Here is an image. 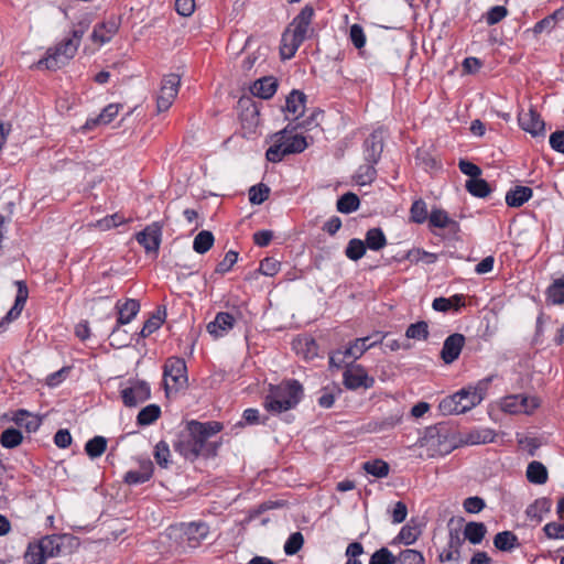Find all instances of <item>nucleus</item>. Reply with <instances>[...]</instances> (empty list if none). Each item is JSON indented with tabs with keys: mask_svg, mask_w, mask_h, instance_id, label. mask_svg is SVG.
Masks as SVG:
<instances>
[{
	"mask_svg": "<svg viewBox=\"0 0 564 564\" xmlns=\"http://www.w3.org/2000/svg\"><path fill=\"white\" fill-rule=\"evenodd\" d=\"M116 308L118 311V325L113 332H116L120 325L129 324L137 316L140 311V304L137 300L129 299L123 303L120 301L117 302Z\"/></svg>",
	"mask_w": 564,
	"mask_h": 564,
	"instance_id": "obj_21",
	"label": "nucleus"
},
{
	"mask_svg": "<svg viewBox=\"0 0 564 564\" xmlns=\"http://www.w3.org/2000/svg\"><path fill=\"white\" fill-rule=\"evenodd\" d=\"M164 386L166 394L177 392L186 387L187 383V368L182 358H169L164 366Z\"/></svg>",
	"mask_w": 564,
	"mask_h": 564,
	"instance_id": "obj_6",
	"label": "nucleus"
},
{
	"mask_svg": "<svg viewBox=\"0 0 564 564\" xmlns=\"http://www.w3.org/2000/svg\"><path fill=\"white\" fill-rule=\"evenodd\" d=\"M459 545H460L459 539L457 538L456 540H454L452 538L448 549H444L440 553V555H438L440 561L441 562L457 561L459 558V550H458Z\"/></svg>",
	"mask_w": 564,
	"mask_h": 564,
	"instance_id": "obj_58",
	"label": "nucleus"
},
{
	"mask_svg": "<svg viewBox=\"0 0 564 564\" xmlns=\"http://www.w3.org/2000/svg\"><path fill=\"white\" fill-rule=\"evenodd\" d=\"M344 383L346 388L356 390L359 388L369 389L375 380L369 377L366 369L360 365H350L344 372Z\"/></svg>",
	"mask_w": 564,
	"mask_h": 564,
	"instance_id": "obj_11",
	"label": "nucleus"
},
{
	"mask_svg": "<svg viewBox=\"0 0 564 564\" xmlns=\"http://www.w3.org/2000/svg\"><path fill=\"white\" fill-rule=\"evenodd\" d=\"M495 432L491 429H479L467 433L462 443L467 445L487 444L495 441Z\"/></svg>",
	"mask_w": 564,
	"mask_h": 564,
	"instance_id": "obj_31",
	"label": "nucleus"
},
{
	"mask_svg": "<svg viewBox=\"0 0 564 564\" xmlns=\"http://www.w3.org/2000/svg\"><path fill=\"white\" fill-rule=\"evenodd\" d=\"M274 138H278L283 143L289 154L301 153L307 148L306 139L299 134L288 135V128L275 133Z\"/></svg>",
	"mask_w": 564,
	"mask_h": 564,
	"instance_id": "obj_22",
	"label": "nucleus"
},
{
	"mask_svg": "<svg viewBox=\"0 0 564 564\" xmlns=\"http://www.w3.org/2000/svg\"><path fill=\"white\" fill-rule=\"evenodd\" d=\"M214 240L212 231L203 230L194 238L193 249L195 252L204 254L213 247Z\"/></svg>",
	"mask_w": 564,
	"mask_h": 564,
	"instance_id": "obj_42",
	"label": "nucleus"
},
{
	"mask_svg": "<svg viewBox=\"0 0 564 564\" xmlns=\"http://www.w3.org/2000/svg\"><path fill=\"white\" fill-rule=\"evenodd\" d=\"M408 339L425 340L429 337V325L426 322L421 321L411 324L405 330Z\"/></svg>",
	"mask_w": 564,
	"mask_h": 564,
	"instance_id": "obj_53",
	"label": "nucleus"
},
{
	"mask_svg": "<svg viewBox=\"0 0 564 564\" xmlns=\"http://www.w3.org/2000/svg\"><path fill=\"white\" fill-rule=\"evenodd\" d=\"M465 187L473 196L479 198L487 197L491 192L489 184L480 177L467 180Z\"/></svg>",
	"mask_w": 564,
	"mask_h": 564,
	"instance_id": "obj_39",
	"label": "nucleus"
},
{
	"mask_svg": "<svg viewBox=\"0 0 564 564\" xmlns=\"http://www.w3.org/2000/svg\"><path fill=\"white\" fill-rule=\"evenodd\" d=\"M543 531L549 539H564V523H546L543 528Z\"/></svg>",
	"mask_w": 564,
	"mask_h": 564,
	"instance_id": "obj_64",
	"label": "nucleus"
},
{
	"mask_svg": "<svg viewBox=\"0 0 564 564\" xmlns=\"http://www.w3.org/2000/svg\"><path fill=\"white\" fill-rule=\"evenodd\" d=\"M376 175L375 163L366 162L357 170L355 181L360 186L369 185L376 178Z\"/></svg>",
	"mask_w": 564,
	"mask_h": 564,
	"instance_id": "obj_41",
	"label": "nucleus"
},
{
	"mask_svg": "<svg viewBox=\"0 0 564 564\" xmlns=\"http://www.w3.org/2000/svg\"><path fill=\"white\" fill-rule=\"evenodd\" d=\"M429 217L426 203L423 199L414 200L410 208V219L415 224H423Z\"/></svg>",
	"mask_w": 564,
	"mask_h": 564,
	"instance_id": "obj_49",
	"label": "nucleus"
},
{
	"mask_svg": "<svg viewBox=\"0 0 564 564\" xmlns=\"http://www.w3.org/2000/svg\"><path fill=\"white\" fill-rule=\"evenodd\" d=\"M313 15V8L304 7L283 32L280 46L282 58L290 59L293 57L302 43L308 37V33L312 31Z\"/></svg>",
	"mask_w": 564,
	"mask_h": 564,
	"instance_id": "obj_2",
	"label": "nucleus"
},
{
	"mask_svg": "<svg viewBox=\"0 0 564 564\" xmlns=\"http://www.w3.org/2000/svg\"><path fill=\"white\" fill-rule=\"evenodd\" d=\"M180 85L181 78L178 75L169 74L164 76L156 97L158 112H163L170 109L178 94Z\"/></svg>",
	"mask_w": 564,
	"mask_h": 564,
	"instance_id": "obj_9",
	"label": "nucleus"
},
{
	"mask_svg": "<svg viewBox=\"0 0 564 564\" xmlns=\"http://www.w3.org/2000/svg\"><path fill=\"white\" fill-rule=\"evenodd\" d=\"M386 337V334L377 333L372 336L357 338L344 350H337L334 352L329 358V362L330 365L339 367L343 362L346 361V359L356 360L360 358L369 348L382 343Z\"/></svg>",
	"mask_w": 564,
	"mask_h": 564,
	"instance_id": "obj_4",
	"label": "nucleus"
},
{
	"mask_svg": "<svg viewBox=\"0 0 564 564\" xmlns=\"http://www.w3.org/2000/svg\"><path fill=\"white\" fill-rule=\"evenodd\" d=\"M22 442V434L19 430L7 429L2 432L0 443L6 448H14Z\"/></svg>",
	"mask_w": 564,
	"mask_h": 564,
	"instance_id": "obj_55",
	"label": "nucleus"
},
{
	"mask_svg": "<svg viewBox=\"0 0 564 564\" xmlns=\"http://www.w3.org/2000/svg\"><path fill=\"white\" fill-rule=\"evenodd\" d=\"M46 556L39 541L31 542L24 553L25 564H44Z\"/></svg>",
	"mask_w": 564,
	"mask_h": 564,
	"instance_id": "obj_40",
	"label": "nucleus"
},
{
	"mask_svg": "<svg viewBox=\"0 0 564 564\" xmlns=\"http://www.w3.org/2000/svg\"><path fill=\"white\" fill-rule=\"evenodd\" d=\"M69 538L67 535H46L39 540L41 547L46 556V558L55 557L62 554V549L65 545V542L68 541Z\"/></svg>",
	"mask_w": 564,
	"mask_h": 564,
	"instance_id": "obj_24",
	"label": "nucleus"
},
{
	"mask_svg": "<svg viewBox=\"0 0 564 564\" xmlns=\"http://www.w3.org/2000/svg\"><path fill=\"white\" fill-rule=\"evenodd\" d=\"M366 249L365 241L354 238L349 240L345 253L350 260L357 261L365 256Z\"/></svg>",
	"mask_w": 564,
	"mask_h": 564,
	"instance_id": "obj_54",
	"label": "nucleus"
},
{
	"mask_svg": "<svg viewBox=\"0 0 564 564\" xmlns=\"http://www.w3.org/2000/svg\"><path fill=\"white\" fill-rule=\"evenodd\" d=\"M162 227L159 223L147 226L137 235V241L145 249L147 252L158 253L161 245Z\"/></svg>",
	"mask_w": 564,
	"mask_h": 564,
	"instance_id": "obj_15",
	"label": "nucleus"
},
{
	"mask_svg": "<svg viewBox=\"0 0 564 564\" xmlns=\"http://www.w3.org/2000/svg\"><path fill=\"white\" fill-rule=\"evenodd\" d=\"M119 30V22L116 18L98 23L94 26L90 40L99 45H104L112 40Z\"/></svg>",
	"mask_w": 564,
	"mask_h": 564,
	"instance_id": "obj_19",
	"label": "nucleus"
},
{
	"mask_svg": "<svg viewBox=\"0 0 564 564\" xmlns=\"http://www.w3.org/2000/svg\"><path fill=\"white\" fill-rule=\"evenodd\" d=\"M270 188L265 184L253 185L249 189V200L253 205H260L268 199Z\"/></svg>",
	"mask_w": 564,
	"mask_h": 564,
	"instance_id": "obj_56",
	"label": "nucleus"
},
{
	"mask_svg": "<svg viewBox=\"0 0 564 564\" xmlns=\"http://www.w3.org/2000/svg\"><path fill=\"white\" fill-rule=\"evenodd\" d=\"M364 469L366 470V473L377 478L387 477L390 470L388 463L381 459L366 462L364 464Z\"/></svg>",
	"mask_w": 564,
	"mask_h": 564,
	"instance_id": "obj_51",
	"label": "nucleus"
},
{
	"mask_svg": "<svg viewBox=\"0 0 564 564\" xmlns=\"http://www.w3.org/2000/svg\"><path fill=\"white\" fill-rule=\"evenodd\" d=\"M430 226L435 228H447L454 225L455 221L451 219L447 212L441 208H433L429 217Z\"/></svg>",
	"mask_w": 564,
	"mask_h": 564,
	"instance_id": "obj_44",
	"label": "nucleus"
},
{
	"mask_svg": "<svg viewBox=\"0 0 564 564\" xmlns=\"http://www.w3.org/2000/svg\"><path fill=\"white\" fill-rule=\"evenodd\" d=\"M489 382L490 379H486L484 381H479L476 386H470L459 390L464 402V406H462V409H464L465 412L480 404L486 395Z\"/></svg>",
	"mask_w": 564,
	"mask_h": 564,
	"instance_id": "obj_16",
	"label": "nucleus"
},
{
	"mask_svg": "<svg viewBox=\"0 0 564 564\" xmlns=\"http://www.w3.org/2000/svg\"><path fill=\"white\" fill-rule=\"evenodd\" d=\"M121 106L119 104H109L95 118H89L83 126L84 130H91L97 126H106L110 123L119 113Z\"/></svg>",
	"mask_w": 564,
	"mask_h": 564,
	"instance_id": "obj_23",
	"label": "nucleus"
},
{
	"mask_svg": "<svg viewBox=\"0 0 564 564\" xmlns=\"http://www.w3.org/2000/svg\"><path fill=\"white\" fill-rule=\"evenodd\" d=\"M462 305H464L462 295H454L449 299L436 297L432 304L433 308L438 312H446L454 306L458 308Z\"/></svg>",
	"mask_w": 564,
	"mask_h": 564,
	"instance_id": "obj_52",
	"label": "nucleus"
},
{
	"mask_svg": "<svg viewBox=\"0 0 564 564\" xmlns=\"http://www.w3.org/2000/svg\"><path fill=\"white\" fill-rule=\"evenodd\" d=\"M518 121L520 127L533 137L545 134L544 121L533 108L521 110L518 115Z\"/></svg>",
	"mask_w": 564,
	"mask_h": 564,
	"instance_id": "obj_14",
	"label": "nucleus"
},
{
	"mask_svg": "<svg viewBox=\"0 0 564 564\" xmlns=\"http://www.w3.org/2000/svg\"><path fill=\"white\" fill-rule=\"evenodd\" d=\"M547 299L553 304H563L564 303V279L555 281L547 289Z\"/></svg>",
	"mask_w": 564,
	"mask_h": 564,
	"instance_id": "obj_57",
	"label": "nucleus"
},
{
	"mask_svg": "<svg viewBox=\"0 0 564 564\" xmlns=\"http://www.w3.org/2000/svg\"><path fill=\"white\" fill-rule=\"evenodd\" d=\"M465 346V336L459 333H455L449 335L444 344L443 348L441 350V358L446 364H453L456 359H458L462 349Z\"/></svg>",
	"mask_w": 564,
	"mask_h": 564,
	"instance_id": "obj_18",
	"label": "nucleus"
},
{
	"mask_svg": "<svg viewBox=\"0 0 564 564\" xmlns=\"http://www.w3.org/2000/svg\"><path fill=\"white\" fill-rule=\"evenodd\" d=\"M532 189L528 186H516L506 194V203L510 207H520L532 197Z\"/></svg>",
	"mask_w": 564,
	"mask_h": 564,
	"instance_id": "obj_29",
	"label": "nucleus"
},
{
	"mask_svg": "<svg viewBox=\"0 0 564 564\" xmlns=\"http://www.w3.org/2000/svg\"><path fill=\"white\" fill-rule=\"evenodd\" d=\"M527 478L532 484L543 485L547 480V470L542 463L533 460L527 468Z\"/></svg>",
	"mask_w": 564,
	"mask_h": 564,
	"instance_id": "obj_35",
	"label": "nucleus"
},
{
	"mask_svg": "<svg viewBox=\"0 0 564 564\" xmlns=\"http://www.w3.org/2000/svg\"><path fill=\"white\" fill-rule=\"evenodd\" d=\"M462 406H464V402L459 391L453 395L444 398L438 404V409L444 415L465 413V410L462 409Z\"/></svg>",
	"mask_w": 564,
	"mask_h": 564,
	"instance_id": "obj_30",
	"label": "nucleus"
},
{
	"mask_svg": "<svg viewBox=\"0 0 564 564\" xmlns=\"http://www.w3.org/2000/svg\"><path fill=\"white\" fill-rule=\"evenodd\" d=\"M18 286V292L14 301V305L11 307V310L7 313V315L1 319L0 322V333H2L6 329V326L10 324L12 321L18 318L26 303L29 291L26 288V284L23 281H17L15 282Z\"/></svg>",
	"mask_w": 564,
	"mask_h": 564,
	"instance_id": "obj_17",
	"label": "nucleus"
},
{
	"mask_svg": "<svg viewBox=\"0 0 564 564\" xmlns=\"http://www.w3.org/2000/svg\"><path fill=\"white\" fill-rule=\"evenodd\" d=\"M12 420L18 426L25 429L29 433L35 432L41 425L39 416L25 410H19Z\"/></svg>",
	"mask_w": 564,
	"mask_h": 564,
	"instance_id": "obj_32",
	"label": "nucleus"
},
{
	"mask_svg": "<svg viewBox=\"0 0 564 564\" xmlns=\"http://www.w3.org/2000/svg\"><path fill=\"white\" fill-rule=\"evenodd\" d=\"M517 543V536L510 531L499 532L494 539L495 546L500 551H510Z\"/></svg>",
	"mask_w": 564,
	"mask_h": 564,
	"instance_id": "obj_47",
	"label": "nucleus"
},
{
	"mask_svg": "<svg viewBox=\"0 0 564 564\" xmlns=\"http://www.w3.org/2000/svg\"><path fill=\"white\" fill-rule=\"evenodd\" d=\"M161 409L159 405L149 404L139 412L137 422L139 425H150L159 419Z\"/></svg>",
	"mask_w": 564,
	"mask_h": 564,
	"instance_id": "obj_46",
	"label": "nucleus"
},
{
	"mask_svg": "<svg viewBox=\"0 0 564 564\" xmlns=\"http://www.w3.org/2000/svg\"><path fill=\"white\" fill-rule=\"evenodd\" d=\"M364 158L366 162L377 163L381 156L383 144L381 137L373 132L364 143Z\"/></svg>",
	"mask_w": 564,
	"mask_h": 564,
	"instance_id": "obj_25",
	"label": "nucleus"
},
{
	"mask_svg": "<svg viewBox=\"0 0 564 564\" xmlns=\"http://www.w3.org/2000/svg\"><path fill=\"white\" fill-rule=\"evenodd\" d=\"M422 445L426 447L430 457H435L449 454L457 447V442L447 430L433 427L427 431Z\"/></svg>",
	"mask_w": 564,
	"mask_h": 564,
	"instance_id": "obj_5",
	"label": "nucleus"
},
{
	"mask_svg": "<svg viewBox=\"0 0 564 564\" xmlns=\"http://www.w3.org/2000/svg\"><path fill=\"white\" fill-rule=\"evenodd\" d=\"M235 325V317L227 313V312H220L216 315L215 319L208 323L207 325V332L214 337V338H220L228 334L230 329H232Z\"/></svg>",
	"mask_w": 564,
	"mask_h": 564,
	"instance_id": "obj_20",
	"label": "nucleus"
},
{
	"mask_svg": "<svg viewBox=\"0 0 564 564\" xmlns=\"http://www.w3.org/2000/svg\"><path fill=\"white\" fill-rule=\"evenodd\" d=\"M552 502L547 498L536 499L531 506L527 509V514L530 519L540 522L543 519V516L551 510Z\"/></svg>",
	"mask_w": 564,
	"mask_h": 564,
	"instance_id": "obj_36",
	"label": "nucleus"
},
{
	"mask_svg": "<svg viewBox=\"0 0 564 564\" xmlns=\"http://www.w3.org/2000/svg\"><path fill=\"white\" fill-rule=\"evenodd\" d=\"M303 543H304V538H303L302 533H300V532L292 533L284 544V552L288 555H294L301 550V547L303 546Z\"/></svg>",
	"mask_w": 564,
	"mask_h": 564,
	"instance_id": "obj_60",
	"label": "nucleus"
},
{
	"mask_svg": "<svg viewBox=\"0 0 564 564\" xmlns=\"http://www.w3.org/2000/svg\"><path fill=\"white\" fill-rule=\"evenodd\" d=\"M209 528L204 522H192L182 527V542L191 547L196 549L207 538Z\"/></svg>",
	"mask_w": 564,
	"mask_h": 564,
	"instance_id": "obj_13",
	"label": "nucleus"
},
{
	"mask_svg": "<svg viewBox=\"0 0 564 564\" xmlns=\"http://www.w3.org/2000/svg\"><path fill=\"white\" fill-rule=\"evenodd\" d=\"M107 449V440L104 436H95L85 444V452L90 458L100 457Z\"/></svg>",
	"mask_w": 564,
	"mask_h": 564,
	"instance_id": "obj_43",
	"label": "nucleus"
},
{
	"mask_svg": "<svg viewBox=\"0 0 564 564\" xmlns=\"http://www.w3.org/2000/svg\"><path fill=\"white\" fill-rule=\"evenodd\" d=\"M200 422L192 421L187 424L175 443V451L178 452L186 459H195L200 455L199 445H196L195 437L200 436L203 433Z\"/></svg>",
	"mask_w": 564,
	"mask_h": 564,
	"instance_id": "obj_8",
	"label": "nucleus"
},
{
	"mask_svg": "<svg viewBox=\"0 0 564 564\" xmlns=\"http://www.w3.org/2000/svg\"><path fill=\"white\" fill-rule=\"evenodd\" d=\"M293 349L306 360L318 356V346L313 338H297L293 341Z\"/></svg>",
	"mask_w": 564,
	"mask_h": 564,
	"instance_id": "obj_28",
	"label": "nucleus"
},
{
	"mask_svg": "<svg viewBox=\"0 0 564 564\" xmlns=\"http://www.w3.org/2000/svg\"><path fill=\"white\" fill-rule=\"evenodd\" d=\"M251 91L263 99L272 97L276 91V82L272 77H263L254 82Z\"/></svg>",
	"mask_w": 564,
	"mask_h": 564,
	"instance_id": "obj_33",
	"label": "nucleus"
},
{
	"mask_svg": "<svg viewBox=\"0 0 564 564\" xmlns=\"http://www.w3.org/2000/svg\"><path fill=\"white\" fill-rule=\"evenodd\" d=\"M394 561L395 555L389 549L381 547L371 555L369 564H394Z\"/></svg>",
	"mask_w": 564,
	"mask_h": 564,
	"instance_id": "obj_59",
	"label": "nucleus"
},
{
	"mask_svg": "<svg viewBox=\"0 0 564 564\" xmlns=\"http://www.w3.org/2000/svg\"><path fill=\"white\" fill-rule=\"evenodd\" d=\"M487 530L484 523L481 522H469L466 524L464 529V536L467 539L471 544H479Z\"/></svg>",
	"mask_w": 564,
	"mask_h": 564,
	"instance_id": "obj_38",
	"label": "nucleus"
},
{
	"mask_svg": "<svg viewBox=\"0 0 564 564\" xmlns=\"http://www.w3.org/2000/svg\"><path fill=\"white\" fill-rule=\"evenodd\" d=\"M283 143L280 142L278 138H275V142L271 145L265 153L267 160L273 163H278L282 161V159L288 155Z\"/></svg>",
	"mask_w": 564,
	"mask_h": 564,
	"instance_id": "obj_61",
	"label": "nucleus"
},
{
	"mask_svg": "<svg viewBox=\"0 0 564 564\" xmlns=\"http://www.w3.org/2000/svg\"><path fill=\"white\" fill-rule=\"evenodd\" d=\"M425 558L420 551L405 549L395 555L394 564H424Z\"/></svg>",
	"mask_w": 564,
	"mask_h": 564,
	"instance_id": "obj_45",
	"label": "nucleus"
},
{
	"mask_svg": "<svg viewBox=\"0 0 564 564\" xmlns=\"http://www.w3.org/2000/svg\"><path fill=\"white\" fill-rule=\"evenodd\" d=\"M421 535V530L415 525L405 524L400 530L399 534L392 540L391 544L402 543L404 545H411L416 542Z\"/></svg>",
	"mask_w": 564,
	"mask_h": 564,
	"instance_id": "obj_34",
	"label": "nucleus"
},
{
	"mask_svg": "<svg viewBox=\"0 0 564 564\" xmlns=\"http://www.w3.org/2000/svg\"><path fill=\"white\" fill-rule=\"evenodd\" d=\"M259 271L267 276H274L280 271V262L273 258H265L261 261Z\"/></svg>",
	"mask_w": 564,
	"mask_h": 564,
	"instance_id": "obj_63",
	"label": "nucleus"
},
{
	"mask_svg": "<svg viewBox=\"0 0 564 564\" xmlns=\"http://www.w3.org/2000/svg\"><path fill=\"white\" fill-rule=\"evenodd\" d=\"M153 475V464L150 460L141 463L138 470H129L124 475L128 485H140L147 482Z\"/></svg>",
	"mask_w": 564,
	"mask_h": 564,
	"instance_id": "obj_27",
	"label": "nucleus"
},
{
	"mask_svg": "<svg viewBox=\"0 0 564 564\" xmlns=\"http://www.w3.org/2000/svg\"><path fill=\"white\" fill-rule=\"evenodd\" d=\"M203 433L195 437L196 445H199V452L203 456H213L216 454L217 446L209 438L221 431V424L218 422L200 423Z\"/></svg>",
	"mask_w": 564,
	"mask_h": 564,
	"instance_id": "obj_12",
	"label": "nucleus"
},
{
	"mask_svg": "<svg viewBox=\"0 0 564 564\" xmlns=\"http://www.w3.org/2000/svg\"><path fill=\"white\" fill-rule=\"evenodd\" d=\"M126 221L127 219L122 215L116 213L106 216L102 219H99L96 223L90 224L89 226L105 231L118 227L119 225L124 224Z\"/></svg>",
	"mask_w": 564,
	"mask_h": 564,
	"instance_id": "obj_50",
	"label": "nucleus"
},
{
	"mask_svg": "<svg viewBox=\"0 0 564 564\" xmlns=\"http://www.w3.org/2000/svg\"><path fill=\"white\" fill-rule=\"evenodd\" d=\"M121 399L126 406H137L143 402H145L151 397V389L149 383L142 380H133L127 382L124 387H122Z\"/></svg>",
	"mask_w": 564,
	"mask_h": 564,
	"instance_id": "obj_10",
	"label": "nucleus"
},
{
	"mask_svg": "<svg viewBox=\"0 0 564 564\" xmlns=\"http://www.w3.org/2000/svg\"><path fill=\"white\" fill-rule=\"evenodd\" d=\"M541 401L535 395L511 394L502 398L499 402L501 411L508 414H532L539 406Z\"/></svg>",
	"mask_w": 564,
	"mask_h": 564,
	"instance_id": "obj_7",
	"label": "nucleus"
},
{
	"mask_svg": "<svg viewBox=\"0 0 564 564\" xmlns=\"http://www.w3.org/2000/svg\"><path fill=\"white\" fill-rule=\"evenodd\" d=\"M170 455H171V453H170L169 445L163 441L159 442L154 449V458H155L156 463L161 467L166 468L169 466Z\"/></svg>",
	"mask_w": 564,
	"mask_h": 564,
	"instance_id": "obj_62",
	"label": "nucleus"
},
{
	"mask_svg": "<svg viewBox=\"0 0 564 564\" xmlns=\"http://www.w3.org/2000/svg\"><path fill=\"white\" fill-rule=\"evenodd\" d=\"M91 24L89 15H85L74 24L70 37L65 39L54 48H50L46 56L37 62L39 68L57 69L70 61L80 45L84 34Z\"/></svg>",
	"mask_w": 564,
	"mask_h": 564,
	"instance_id": "obj_1",
	"label": "nucleus"
},
{
	"mask_svg": "<svg viewBox=\"0 0 564 564\" xmlns=\"http://www.w3.org/2000/svg\"><path fill=\"white\" fill-rule=\"evenodd\" d=\"M306 96L300 90H293L286 98L285 110L293 119H299L305 111Z\"/></svg>",
	"mask_w": 564,
	"mask_h": 564,
	"instance_id": "obj_26",
	"label": "nucleus"
},
{
	"mask_svg": "<svg viewBox=\"0 0 564 564\" xmlns=\"http://www.w3.org/2000/svg\"><path fill=\"white\" fill-rule=\"evenodd\" d=\"M303 388L296 380H286L272 387L265 398L264 406L273 413H281L294 408L301 400Z\"/></svg>",
	"mask_w": 564,
	"mask_h": 564,
	"instance_id": "obj_3",
	"label": "nucleus"
},
{
	"mask_svg": "<svg viewBox=\"0 0 564 564\" xmlns=\"http://www.w3.org/2000/svg\"><path fill=\"white\" fill-rule=\"evenodd\" d=\"M359 198L354 193H346L337 200V210L344 214H349L358 209Z\"/></svg>",
	"mask_w": 564,
	"mask_h": 564,
	"instance_id": "obj_48",
	"label": "nucleus"
},
{
	"mask_svg": "<svg viewBox=\"0 0 564 564\" xmlns=\"http://www.w3.org/2000/svg\"><path fill=\"white\" fill-rule=\"evenodd\" d=\"M365 243L367 248L379 251L387 245V238L380 228H371L366 232Z\"/></svg>",
	"mask_w": 564,
	"mask_h": 564,
	"instance_id": "obj_37",
	"label": "nucleus"
}]
</instances>
